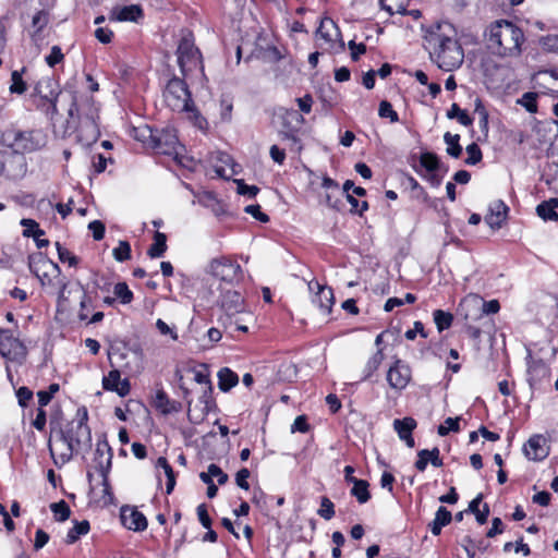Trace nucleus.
<instances>
[{
	"mask_svg": "<svg viewBox=\"0 0 558 558\" xmlns=\"http://www.w3.org/2000/svg\"><path fill=\"white\" fill-rule=\"evenodd\" d=\"M484 36L489 51L501 58L519 57L525 39L523 31L507 20H497L490 23Z\"/></svg>",
	"mask_w": 558,
	"mask_h": 558,
	"instance_id": "f257e3e1",
	"label": "nucleus"
},
{
	"mask_svg": "<svg viewBox=\"0 0 558 558\" xmlns=\"http://www.w3.org/2000/svg\"><path fill=\"white\" fill-rule=\"evenodd\" d=\"M163 98L167 106L177 112H186L189 118L199 129L206 123V120L197 111L192 99L191 92L184 80L179 77L171 78L163 92Z\"/></svg>",
	"mask_w": 558,
	"mask_h": 558,
	"instance_id": "f03ea898",
	"label": "nucleus"
},
{
	"mask_svg": "<svg viewBox=\"0 0 558 558\" xmlns=\"http://www.w3.org/2000/svg\"><path fill=\"white\" fill-rule=\"evenodd\" d=\"M428 44L433 47L430 57L439 69L450 72L463 63L464 52L458 40L440 34H432Z\"/></svg>",
	"mask_w": 558,
	"mask_h": 558,
	"instance_id": "7ed1b4c3",
	"label": "nucleus"
},
{
	"mask_svg": "<svg viewBox=\"0 0 558 558\" xmlns=\"http://www.w3.org/2000/svg\"><path fill=\"white\" fill-rule=\"evenodd\" d=\"M1 143L16 154L32 153L47 144V135L41 130H22L8 126L1 134Z\"/></svg>",
	"mask_w": 558,
	"mask_h": 558,
	"instance_id": "20e7f679",
	"label": "nucleus"
},
{
	"mask_svg": "<svg viewBox=\"0 0 558 558\" xmlns=\"http://www.w3.org/2000/svg\"><path fill=\"white\" fill-rule=\"evenodd\" d=\"M87 410L84 408L77 411L76 418L69 422L64 428L58 430L61 437H64L80 451L89 449L92 445V433L87 425Z\"/></svg>",
	"mask_w": 558,
	"mask_h": 558,
	"instance_id": "39448f33",
	"label": "nucleus"
},
{
	"mask_svg": "<svg viewBox=\"0 0 558 558\" xmlns=\"http://www.w3.org/2000/svg\"><path fill=\"white\" fill-rule=\"evenodd\" d=\"M178 64L184 77L189 76L193 71H204L202 54L194 45V38L191 33L184 35L177 49Z\"/></svg>",
	"mask_w": 558,
	"mask_h": 558,
	"instance_id": "423d86ee",
	"label": "nucleus"
},
{
	"mask_svg": "<svg viewBox=\"0 0 558 558\" xmlns=\"http://www.w3.org/2000/svg\"><path fill=\"white\" fill-rule=\"evenodd\" d=\"M28 268L39 279L41 286L51 284L52 278L58 277L61 272L58 264L47 258L43 253L29 255Z\"/></svg>",
	"mask_w": 558,
	"mask_h": 558,
	"instance_id": "0eeeda50",
	"label": "nucleus"
},
{
	"mask_svg": "<svg viewBox=\"0 0 558 558\" xmlns=\"http://www.w3.org/2000/svg\"><path fill=\"white\" fill-rule=\"evenodd\" d=\"M209 272L217 279L226 283H238L242 279V268L240 264L228 258H215L209 264Z\"/></svg>",
	"mask_w": 558,
	"mask_h": 558,
	"instance_id": "6e6552de",
	"label": "nucleus"
},
{
	"mask_svg": "<svg viewBox=\"0 0 558 558\" xmlns=\"http://www.w3.org/2000/svg\"><path fill=\"white\" fill-rule=\"evenodd\" d=\"M48 447L53 462L58 468L66 464L73 458L74 453L81 452L64 437H61L59 432L51 435Z\"/></svg>",
	"mask_w": 558,
	"mask_h": 558,
	"instance_id": "1a4fd4ad",
	"label": "nucleus"
},
{
	"mask_svg": "<svg viewBox=\"0 0 558 558\" xmlns=\"http://www.w3.org/2000/svg\"><path fill=\"white\" fill-rule=\"evenodd\" d=\"M151 148L155 149L158 154L169 156L173 155L174 158H177L179 156L181 145L174 129L166 128L156 130Z\"/></svg>",
	"mask_w": 558,
	"mask_h": 558,
	"instance_id": "9d476101",
	"label": "nucleus"
},
{
	"mask_svg": "<svg viewBox=\"0 0 558 558\" xmlns=\"http://www.w3.org/2000/svg\"><path fill=\"white\" fill-rule=\"evenodd\" d=\"M386 379L392 390L401 392L412 379V369L404 361L397 359L388 368Z\"/></svg>",
	"mask_w": 558,
	"mask_h": 558,
	"instance_id": "9b49d317",
	"label": "nucleus"
},
{
	"mask_svg": "<svg viewBox=\"0 0 558 558\" xmlns=\"http://www.w3.org/2000/svg\"><path fill=\"white\" fill-rule=\"evenodd\" d=\"M27 350L24 343L10 330L0 329V354L10 361H23Z\"/></svg>",
	"mask_w": 558,
	"mask_h": 558,
	"instance_id": "f8f14e48",
	"label": "nucleus"
},
{
	"mask_svg": "<svg viewBox=\"0 0 558 558\" xmlns=\"http://www.w3.org/2000/svg\"><path fill=\"white\" fill-rule=\"evenodd\" d=\"M100 131L96 122L94 113L80 118L78 126L76 129V142L82 147H89L98 141Z\"/></svg>",
	"mask_w": 558,
	"mask_h": 558,
	"instance_id": "ddd939ff",
	"label": "nucleus"
},
{
	"mask_svg": "<svg viewBox=\"0 0 558 558\" xmlns=\"http://www.w3.org/2000/svg\"><path fill=\"white\" fill-rule=\"evenodd\" d=\"M34 94L43 101L50 105L52 114L57 113V100L60 95V87L53 78L43 77L39 80L34 87Z\"/></svg>",
	"mask_w": 558,
	"mask_h": 558,
	"instance_id": "4468645a",
	"label": "nucleus"
},
{
	"mask_svg": "<svg viewBox=\"0 0 558 558\" xmlns=\"http://www.w3.org/2000/svg\"><path fill=\"white\" fill-rule=\"evenodd\" d=\"M527 366V381L531 387L541 384L550 376V368L543 359L533 357L531 351H527L525 357Z\"/></svg>",
	"mask_w": 558,
	"mask_h": 558,
	"instance_id": "2eb2a0df",
	"label": "nucleus"
},
{
	"mask_svg": "<svg viewBox=\"0 0 558 558\" xmlns=\"http://www.w3.org/2000/svg\"><path fill=\"white\" fill-rule=\"evenodd\" d=\"M219 304L229 318L245 311V304L242 294L233 289L221 291Z\"/></svg>",
	"mask_w": 558,
	"mask_h": 558,
	"instance_id": "dca6fc26",
	"label": "nucleus"
},
{
	"mask_svg": "<svg viewBox=\"0 0 558 558\" xmlns=\"http://www.w3.org/2000/svg\"><path fill=\"white\" fill-rule=\"evenodd\" d=\"M308 290H317L314 294L312 302L315 304L323 314H329L333 304V292L332 289L326 286H322L318 281H310Z\"/></svg>",
	"mask_w": 558,
	"mask_h": 558,
	"instance_id": "f3484780",
	"label": "nucleus"
},
{
	"mask_svg": "<svg viewBox=\"0 0 558 558\" xmlns=\"http://www.w3.org/2000/svg\"><path fill=\"white\" fill-rule=\"evenodd\" d=\"M523 451L529 460L541 461L549 453L547 439L543 435H534L526 441Z\"/></svg>",
	"mask_w": 558,
	"mask_h": 558,
	"instance_id": "a211bd4d",
	"label": "nucleus"
},
{
	"mask_svg": "<svg viewBox=\"0 0 558 558\" xmlns=\"http://www.w3.org/2000/svg\"><path fill=\"white\" fill-rule=\"evenodd\" d=\"M102 388L107 391H114L120 397H125L130 393L131 384L126 378L121 379L120 371L112 369L102 378Z\"/></svg>",
	"mask_w": 558,
	"mask_h": 558,
	"instance_id": "6ab92c4d",
	"label": "nucleus"
},
{
	"mask_svg": "<svg viewBox=\"0 0 558 558\" xmlns=\"http://www.w3.org/2000/svg\"><path fill=\"white\" fill-rule=\"evenodd\" d=\"M121 522L124 527L138 532L147 527L146 517L133 507H123L121 509Z\"/></svg>",
	"mask_w": 558,
	"mask_h": 558,
	"instance_id": "aec40b11",
	"label": "nucleus"
},
{
	"mask_svg": "<svg viewBox=\"0 0 558 558\" xmlns=\"http://www.w3.org/2000/svg\"><path fill=\"white\" fill-rule=\"evenodd\" d=\"M508 210V206L502 201H494L489 205V213L485 216V222L492 229L501 228L502 223L507 219Z\"/></svg>",
	"mask_w": 558,
	"mask_h": 558,
	"instance_id": "412c9836",
	"label": "nucleus"
},
{
	"mask_svg": "<svg viewBox=\"0 0 558 558\" xmlns=\"http://www.w3.org/2000/svg\"><path fill=\"white\" fill-rule=\"evenodd\" d=\"M340 31L331 19H322L319 27L316 32V37L318 40H323L332 48L335 43L340 39Z\"/></svg>",
	"mask_w": 558,
	"mask_h": 558,
	"instance_id": "4be33fe9",
	"label": "nucleus"
},
{
	"mask_svg": "<svg viewBox=\"0 0 558 558\" xmlns=\"http://www.w3.org/2000/svg\"><path fill=\"white\" fill-rule=\"evenodd\" d=\"M94 461L96 463L97 471L106 480L107 473L111 468L112 461L111 448L106 441L97 444Z\"/></svg>",
	"mask_w": 558,
	"mask_h": 558,
	"instance_id": "5701e85b",
	"label": "nucleus"
},
{
	"mask_svg": "<svg viewBox=\"0 0 558 558\" xmlns=\"http://www.w3.org/2000/svg\"><path fill=\"white\" fill-rule=\"evenodd\" d=\"M416 421L413 417L396 418L393 421V428L397 432L399 438L405 442L409 448L415 446L412 432L416 428Z\"/></svg>",
	"mask_w": 558,
	"mask_h": 558,
	"instance_id": "b1692460",
	"label": "nucleus"
},
{
	"mask_svg": "<svg viewBox=\"0 0 558 558\" xmlns=\"http://www.w3.org/2000/svg\"><path fill=\"white\" fill-rule=\"evenodd\" d=\"M154 405L162 414L178 412L181 409V404L177 401L170 400L162 389L157 390L154 399Z\"/></svg>",
	"mask_w": 558,
	"mask_h": 558,
	"instance_id": "393cba45",
	"label": "nucleus"
},
{
	"mask_svg": "<svg viewBox=\"0 0 558 558\" xmlns=\"http://www.w3.org/2000/svg\"><path fill=\"white\" fill-rule=\"evenodd\" d=\"M452 520V514L447 508L439 507L435 513L434 520L429 523V530L433 535L437 536L441 533L444 526L448 525Z\"/></svg>",
	"mask_w": 558,
	"mask_h": 558,
	"instance_id": "a878e982",
	"label": "nucleus"
},
{
	"mask_svg": "<svg viewBox=\"0 0 558 558\" xmlns=\"http://www.w3.org/2000/svg\"><path fill=\"white\" fill-rule=\"evenodd\" d=\"M557 207L558 198L553 197L538 204L536 207V213L538 217L545 221H558V213L556 211Z\"/></svg>",
	"mask_w": 558,
	"mask_h": 558,
	"instance_id": "bb28decb",
	"label": "nucleus"
},
{
	"mask_svg": "<svg viewBox=\"0 0 558 558\" xmlns=\"http://www.w3.org/2000/svg\"><path fill=\"white\" fill-rule=\"evenodd\" d=\"M239 383L238 375L228 367L218 372V386L222 391H228Z\"/></svg>",
	"mask_w": 558,
	"mask_h": 558,
	"instance_id": "cd10ccee",
	"label": "nucleus"
},
{
	"mask_svg": "<svg viewBox=\"0 0 558 558\" xmlns=\"http://www.w3.org/2000/svg\"><path fill=\"white\" fill-rule=\"evenodd\" d=\"M167 251V236L165 233L157 231L154 235V243L147 251L150 258H159Z\"/></svg>",
	"mask_w": 558,
	"mask_h": 558,
	"instance_id": "c85d7f7f",
	"label": "nucleus"
},
{
	"mask_svg": "<svg viewBox=\"0 0 558 558\" xmlns=\"http://www.w3.org/2000/svg\"><path fill=\"white\" fill-rule=\"evenodd\" d=\"M141 17H143L142 8L137 4H131L119 9L116 20L137 22Z\"/></svg>",
	"mask_w": 558,
	"mask_h": 558,
	"instance_id": "c756f323",
	"label": "nucleus"
},
{
	"mask_svg": "<svg viewBox=\"0 0 558 558\" xmlns=\"http://www.w3.org/2000/svg\"><path fill=\"white\" fill-rule=\"evenodd\" d=\"M368 486L367 481L359 478L353 483L351 495L354 496L360 504H366L371 499Z\"/></svg>",
	"mask_w": 558,
	"mask_h": 558,
	"instance_id": "7c9ffc66",
	"label": "nucleus"
},
{
	"mask_svg": "<svg viewBox=\"0 0 558 558\" xmlns=\"http://www.w3.org/2000/svg\"><path fill=\"white\" fill-rule=\"evenodd\" d=\"M90 525L87 520L75 522L74 526L69 530L65 543L74 544L82 535H86L89 532Z\"/></svg>",
	"mask_w": 558,
	"mask_h": 558,
	"instance_id": "2f4dec72",
	"label": "nucleus"
},
{
	"mask_svg": "<svg viewBox=\"0 0 558 558\" xmlns=\"http://www.w3.org/2000/svg\"><path fill=\"white\" fill-rule=\"evenodd\" d=\"M21 225L23 227H32V229H34L32 236L34 238L38 248H43L49 245V241L47 239H43L45 231L39 228V225L35 220L22 219Z\"/></svg>",
	"mask_w": 558,
	"mask_h": 558,
	"instance_id": "473e14b6",
	"label": "nucleus"
},
{
	"mask_svg": "<svg viewBox=\"0 0 558 558\" xmlns=\"http://www.w3.org/2000/svg\"><path fill=\"white\" fill-rule=\"evenodd\" d=\"M384 352L378 349L367 361L364 367L363 380L368 379L380 366L384 361Z\"/></svg>",
	"mask_w": 558,
	"mask_h": 558,
	"instance_id": "72a5a7b5",
	"label": "nucleus"
},
{
	"mask_svg": "<svg viewBox=\"0 0 558 558\" xmlns=\"http://www.w3.org/2000/svg\"><path fill=\"white\" fill-rule=\"evenodd\" d=\"M410 0H379L384 10L389 14H404Z\"/></svg>",
	"mask_w": 558,
	"mask_h": 558,
	"instance_id": "f704fd0d",
	"label": "nucleus"
},
{
	"mask_svg": "<svg viewBox=\"0 0 558 558\" xmlns=\"http://www.w3.org/2000/svg\"><path fill=\"white\" fill-rule=\"evenodd\" d=\"M459 134H451L450 132H447L444 135V142L447 144V154L453 158H459L462 153V147L459 144Z\"/></svg>",
	"mask_w": 558,
	"mask_h": 558,
	"instance_id": "c9c22d12",
	"label": "nucleus"
},
{
	"mask_svg": "<svg viewBox=\"0 0 558 558\" xmlns=\"http://www.w3.org/2000/svg\"><path fill=\"white\" fill-rule=\"evenodd\" d=\"M435 325L438 331H444L451 327L453 322V315L449 312H445L442 310H436L433 313Z\"/></svg>",
	"mask_w": 558,
	"mask_h": 558,
	"instance_id": "e433bc0d",
	"label": "nucleus"
},
{
	"mask_svg": "<svg viewBox=\"0 0 558 558\" xmlns=\"http://www.w3.org/2000/svg\"><path fill=\"white\" fill-rule=\"evenodd\" d=\"M420 166L426 170V172H435L440 167L439 158L434 153H422L420 156Z\"/></svg>",
	"mask_w": 558,
	"mask_h": 558,
	"instance_id": "4c0bfd02",
	"label": "nucleus"
},
{
	"mask_svg": "<svg viewBox=\"0 0 558 558\" xmlns=\"http://www.w3.org/2000/svg\"><path fill=\"white\" fill-rule=\"evenodd\" d=\"M448 119H457L460 124L464 126H470L473 123L472 118L466 113L465 110H462L458 104H452L450 109L447 111Z\"/></svg>",
	"mask_w": 558,
	"mask_h": 558,
	"instance_id": "58836bf2",
	"label": "nucleus"
},
{
	"mask_svg": "<svg viewBox=\"0 0 558 558\" xmlns=\"http://www.w3.org/2000/svg\"><path fill=\"white\" fill-rule=\"evenodd\" d=\"M25 71V68L22 69V71H13L11 73V85H10V92L12 94H19L22 95L27 89V84L24 82L22 77V73Z\"/></svg>",
	"mask_w": 558,
	"mask_h": 558,
	"instance_id": "ea45409f",
	"label": "nucleus"
},
{
	"mask_svg": "<svg viewBox=\"0 0 558 558\" xmlns=\"http://www.w3.org/2000/svg\"><path fill=\"white\" fill-rule=\"evenodd\" d=\"M461 417H447L444 424L439 425L437 428V433L439 436H447L450 432L458 433L460 432V422Z\"/></svg>",
	"mask_w": 558,
	"mask_h": 558,
	"instance_id": "a19ab883",
	"label": "nucleus"
},
{
	"mask_svg": "<svg viewBox=\"0 0 558 558\" xmlns=\"http://www.w3.org/2000/svg\"><path fill=\"white\" fill-rule=\"evenodd\" d=\"M113 293L122 304H129L133 300V292L129 289L125 282H118L113 288Z\"/></svg>",
	"mask_w": 558,
	"mask_h": 558,
	"instance_id": "79ce46f5",
	"label": "nucleus"
},
{
	"mask_svg": "<svg viewBox=\"0 0 558 558\" xmlns=\"http://www.w3.org/2000/svg\"><path fill=\"white\" fill-rule=\"evenodd\" d=\"M113 257L117 262H125L131 258V245L126 241H120L119 245L112 251Z\"/></svg>",
	"mask_w": 558,
	"mask_h": 558,
	"instance_id": "37998d69",
	"label": "nucleus"
},
{
	"mask_svg": "<svg viewBox=\"0 0 558 558\" xmlns=\"http://www.w3.org/2000/svg\"><path fill=\"white\" fill-rule=\"evenodd\" d=\"M51 511L57 517L58 521H65L69 519L71 514L70 507L64 500H60L59 502L51 504L50 506Z\"/></svg>",
	"mask_w": 558,
	"mask_h": 558,
	"instance_id": "c03bdc74",
	"label": "nucleus"
},
{
	"mask_svg": "<svg viewBox=\"0 0 558 558\" xmlns=\"http://www.w3.org/2000/svg\"><path fill=\"white\" fill-rule=\"evenodd\" d=\"M319 517L325 520H330L335 517L333 502L326 496L320 498V508L317 510Z\"/></svg>",
	"mask_w": 558,
	"mask_h": 558,
	"instance_id": "a18cd8bd",
	"label": "nucleus"
},
{
	"mask_svg": "<svg viewBox=\"0 0 558 558\" xmlns=\"http://www.w3.org/2000/svg\"><path fill=\"white\" fill-rule=\"evenodd\" d=\"M537 94L527 92L522 95V97L518 100L522 107L526 109L530 113H535L537 111Z\"/></svg>",
	"mask_w": 558,
	"mask_h": 558,
	"instance_id": "49530a36",
	"label": "nucleus"
},
{
	"mask_svg": "<svg viewBox=\"0 0 558 558\" xmlns=\"http://www.w3.org/2000/svg\"><path fill=\"white\" fill-rule=\"evenodd\" d=\"M378 114L380 118H387L391 123H396L399 121V116L396 110H393L391 104L387 100H383L379 104Z\"/></svg>",
	"mask_w": 558,
	"mask_h": 558,
	"instance_id": "de8ad7c7",
	"label": "nucleus"
},
{
	"mask_svg": "<svg viewBox=\"0 0 558 558\" xmlns=\"http://www.w3.org/2000/svg\"><path fill=\"white\" fill-rule=\"evenodd\" d=\"M58 257L62 263H68L70 267H75L78 264V258L72 254L68 248L63 247L59 242L56 243Z\"/></svg>",
	"mask_w": 558,
	"mask_h": 558,
	"instance_id": "09e8293b",
	"label": "nucleus"
},
{
	"mask_svg": "<svg viewBox=\"0 0 558 558\" xmlns=\"http://www.w3.org/2000/svg\"><path fill=\"white\" fill-rule=\"evenodd\" d=\"M466 154L465 163L470 166L477 165L483 158L482 150L476 143L466 146Z\"/></svg>",
	"mask_w": 558,
	"mask_h": 558,
	"instance_id": "8fccbe9b",
	"label": "nucleus"
},
{
	"mask_svg": "<svg viewBox=\"0 0 558 558\" xmlns=\"http://www.w3.org/2000/svg\"><path fill=\"white\" fill-rule=\"evenodd\" d=\"M49 16L48 13L44 10L38 11L32 20V25L36 28V32H41L48 24Z\"/></svg>",
	"mask_w": 558,
	"mask_h": 558,
	"instance_id": "3c124183",
	"label": "nucleus"
},
{
	"mask_svg": "<svg viewBox=\"0 0 558 558\" xmlns=\"http://www.w3.org/2000/svg\"><path fill=\"white\" fill-rule=\"evenodd\" d=\"M136 138L143 143H147L151 146L156 130L150 129L149 126L145 125L142 128L136 129Z\"/></svg>",
	"mask_w": 558,
	"mask_h": 558,
	"instance_id": "603ef678",
	"label": "nucleus"
},
{
	"mask_svg": "<svg viewBox=\"0 0 558 558\" xmlns=\"http://www.w3.org/2000/svg\"><path fill=\"white\" fill-rule=\"evenodd\" d=\"M64 59V54L59 46H52L50 53L46 57V63L53 68Z\"/></svg>",
	"mask_w": 558,
	"mask_h": 558,
	"instance_id": "864d4df0",
	"label": "nucleus"
},
{
	"mask_svg": "<svg viewBox=\"0 0 558 558\" xmlns=\"http://www.w3.org/2000/svg\"><path fill=\"white\" fill-rule=\"evenodd\" d=\"M236 190L240 195H247L248 197H255L259 191L256 185H247L243 180L236 181Z\"/></svg>",
	"mask_w": 558,
	"mask_h": 558,
	"instance_id": "5fc2aeb1",
	"label": "nucleus"
},
{
	"mask_svg": "<svg viewBox=\"0 0 558 558\" xmlns=\"http://www.w3.org/2000/svg\"><path fill=\"white\" fill-rule=\"evenodd\" d=\"M429 450L422 449L417 452V460L415 461V469L420 472H424L429 463Z\"/></svg>",
	"mask_w": 558,
	"mask_h": 558,
	"instance_id": "6e6d98bb",
	"label": "nucleus"
},
{
	"mask_svg": "<svg viewBox=\"0 0 558 558\" xmlns=\"http://www.w3.org/2000/svg\"><path fill=\"white\" fill-rule=\"evenodd\" d=\"M250 475H251V473H250L248 469L243 468V469L239 470L235 474L236 485L240 488L247 490L250 488V484L247 482Z\"/></svg>",
	"mask_w": 558,
	"mask_h": 558,
	"instance_id": "4d7b16f0",
	"label": "nucleus"
},
{
	"mask_svg": "<svg viewBox=\"0 0 558 558\" xmlns=\"http://www.w3.org/2000/svg\"><path fill=\"white\" fill-rule=\"evenodd\" d=\"M348 47L353 61H357L360 56L366 52V45L364 43L356 44L354 40H350Z\"/></svg>",
	"mask_w": 558,
	"mask_h": 558,
	"instance_id": "13d9d810",
	"label": "nucleus"
},
{
	"mask_svg": "<svg viewBox=\"0 0 558 558\" xmlns=\"http://www.w3.org/2000/svg\"><path fill=\"white\" fill-rule=\"evenodd\" d=\"M244 211L246 214L252 215L255 219L259 220L260 222L269 221V217L260 210V206L257 204L246 206L244 208Z\"/></svg>",
	"mask_w": 558,
	"mask_h": 558,
	"instance_id": "bf43d9fd",
	"label": "nucleus"
},
{
	"mask_svg": "<svg viewBox=\"0 0 558 558\" xmlns=\"http://www.w3.org/2000/svg\"><path fill=\"white\" fill-rule=\"evenodd\" d=\"M88 229L93 232V238L100 241L105 235V225L100 220L89 222Z\"/></svg>",
	"mask_w": 558,
	"mask_h": 558,
	"instance_id": "052dcab7",
	"label": "nucleus"
},
{
	"mask_svg": "<svg viewBox=\"0 0 558 558\" xmlns=\"http://www.w3.org/2000/svg\"><path fill=\"white\" fill-rule=\"evenodd\" d=\"M208 470L210 474H213V477H217V482L219 485H223L228 482V474L225 473L220 466H218L215 463H211L208 465Z\"/></svg>",
	"mask_w": 558,
	"mask_h": 558,
	"instance_id": "680f3d73",
	"label": "nucleus"
},
{
	"mask_svg": "<svg viewBox=\"0 0 558 558\" xmlns=\"http://www.w3.org/2000/svg\"><path fill=\"white\" fill-rule=\"evenodd\" d=\"M310 430V425L307 424V420H306V416L305 415H299L292 426H291V432L292 433H295V432H300V433H307Z\"/></svg>",
	"mask_w": 558,
	"mask_h": 558,
	"instance_id": "e2e57ef3",
	"label": "nucleus"
},
{
	"mask_svg": "<svg viewBox=\"0 0 558 558\" xmlns=\"http://www.w3.org/2000/svg\"><path fill=\"white\" fill-rule=\"evenodd\" d=\"M95 37L101 44H109L112 40L113 32L110 28H107V27H98L95 31Z\"/></svg>",
	"mask_w": 558,
	"mask_h": 558,
	"instance_id": "0e129e2a",
	"label": "nucleus"
},
{
	"mask_svg": "<svg viewBox=\"0 0 558 558\" xmlns=\"http://www.w3.org/2000/svg\"><path fill=\"white\" fill-rule=\"evenodd\" d=\"M16 397L21 407H26L27 402L33 398V392L27 387H20L16 390Z\"/></svg>",
	"mask_w": 558,
	"mask_h": 558,
	"instance_id": "69168bd1",
	"label": "nucleus"
},
{
	"mask_svg": "<svg viewBox=\"0 0 558 558\" xmlns=\"http://www.w3.org/2000/svg\"><path fill=\"white\" fill-rule=\"evenodd\" d=\"M49 541V535L41 529H38L35 533L34 548L36 550L41 549Z\"/></svg>",
	"mask_w": 558,
	"mask_h": 558,
	"instance_id": "338daca9",
	"label": "nucleus"
},
{
	"mask_svg": "<svg viewBox=\"0 0 558 558\" xmlns=\"http://www.w3.org/2000/svg\"><path fill=\"white\" fill-rule=\"evenodd\" d=\"M544 47L558 54V35H547L543 38Z\"/></svg>",
	"mask_w": 558,
	"mask_h": 558,
	"instance_id": "774afa93",
	"label": "nucleus"
}]
</instances>
